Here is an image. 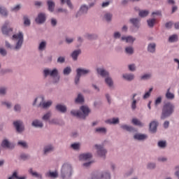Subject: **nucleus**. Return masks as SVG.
<instances>
[{
	"label": "nucleus",
	"instance_id": "obj_1",
	"mask_svg": "<svg viewBox=\"0 0 179 179\" xmlns=\"http://www.w3.org/2000/svg\"><path fill=\"white\" fill-rule=\"evenodd\" d=\"M12 40L13 41H16L15 46L13 47L8 41H6V48H9L10 50H15V51H19L22 46L23 45V41H24V38L23 36V32L20 31L17 34H14L12 36Z\"/></svg>",
	"mask_w": 179,
	"mask_h": 179
},
{
	"label": "nucleus",
	"instance_id": "obj_2",
	"mask_svg": "<svg viewBox=\"0 0 179 179\" xmlns=\"http://www.w3.org/2000/svg\"><path fill=\"white\" fill-rule=\"evenodd\" d=\"M174 110H176V106L171 102H166L162 107V112L161 113V120H166L169 117H171L174 114Z\"/></svg>",
	"mask_w": 179,
	"mask_h": 179
},
{
	"label": "nucleus",
	"instance_id": "obj_3",
	"mask_svg": "<svg viewBox=\"0 0 179 179\" xmlns=\"http://www.w3.org/2000/svg\"><path fill=\"white\" fill-rule=\"evenodd\" d=\"M80 109L82 110V112L80 110H71V115H73V117H77V118H80L81 120H86V117H87L90 113V109L89 107L85 106H82Z\"/></svg>",
	"mask_w": 179,
	"mask_h": 179
},
{
	"label": "nucleus",
	"instance_id": "obj_4",
	"mask_svg": "<svg viewBox=\"0 0 179 179\" xmlns=\"http://www.w3.org/2000/svg\"><path fill=\"white\" fill-rule=\"evenodd\" d=\"M43 76L44 78H47L48 76L53 78V83H58L59 82L60 77L58 76V69H53L52 70L45 69L43 70Z\"/></svg>",
	"mask_w": 179,
	"mask_h": 179
},
{
	"label": "nucleus",
	"instance_id": "obj_5",
	"mask_svg": "<svg viewBox=\"0 0 179 179\" xmlns=\"http://www.w3.org/2000/svg\"><path fill=\"white\" fill-rule=\"evenodd\" d=\"M72 176V165L70 164H64L61 171V177L62 179L71 178Z\"/></svg>",
	"mask_w": 179,
	"mask_h": 179
},
{
	"label": "nucleus",
	"instance_id": "obj_6",
	"mask_svg": "<svg viewBox=\"0 0 179 179\" xmlns=\"http://www.w3.org/2000/svg\"><path fill=\"white\" fill-rule=\"evenodd\" d=\"M13 125L18 134H22L24 131V124H23V121L20 120L14 121Z\"/></svg>",
	"mask_w": 179,
	"mask_h": 179
},
{
	"label": "nucleus",
	"instance_id": "obj_7",
	"mask_svg": "<svg viewBox=\"0 0 179 179\" xmlns=\"http://www.w3.org/2000/svg\"><path fill=\"white\" fill-rule=\"evenodd\" d=\"M95 148L96 149V152L99 157H102V159H106V155H107V150L104 148V147L101 145H95Z\"/></svg>",
	"mask_w": 179,
	"mask_h": 179
},
{
	"label": "nucleus",
	"instance_id": "obj_8",
	"mask_svg": "<svg viewBox=\"0 0 179 179\" xmlns=\"http://www.w3.org/2000/svg\"><path fill=\"white\" fill-rule=\"evenodd\" d=\"M8 26H9V21H6L1 28V31L4 36H10L13 32V29L8 28Z\"/></svg>",
	"mask_w": 179,
	"mask_h": 179
},
{
	"label": "nucleus",
	"instance_id": "obj_9",
	"mask_svg": "<svg viewBox=\"0 0 179 179\" xmlns=\"http://www.w3.org/2000/svg\"><path fill=\"white\" fill-rule=\"evenodd\" d=\"M45 20H47V17L44 13H38L37 17L35 19V22L38 24H43V23L45 22Z\"/></svg>",
	"mask_w": 179,
	"mask_h": 179
},
{
	"label": "nucleus",
	"instance_id": "obj_10",
	"mask_svg": "<svg viewBox=\"0 0 179 179\" xmlns=\"http://www.w3.org/2000/svg\"><path fill=\"white\" fill-rule=\"evenodd\" d=\"M87 10H89V6L86 5L81 6L79 12L76 15V17H79V16L83 13H87Z\"/></svg>",
	"mask_w": 179,
	"mask_h": 179
},
{
	"label": "nucleus",
	"instance_id": "obj_11",
	"mask_svg": "<svg viewBox=\"0 0 179 179\" xmlns=\"http://www.w3.org/2000/svg\"><path fill=\"white\" fill-rule=\"evenodd\" d=\"M1 146L4 149H12L13 148V145H12V143H10L8 139L3 140Z\"/></svg>",
	"mask_w": 179,
	"mask_h": 179
},
{
	"label": "nucleus",
	"instance_id": "obj_12",
	"mask_svg": "<svg viewBox=\"0 0 179 179\" xmlns=\"http://www.w3.org/2000/svg\"><path fill=\"white\" fill-rule=\"evenodd\" d=\"M159 125V122H156V121H152L150 123V132H152V134L156 133V131H157V127Z\"/></svg>",
	"mask_w": 179,
	"mask_h": 179
},
{
	"label": "nucleus",
	"instance_id": "obj_13",
	"mask_svg": "<svg viewBox=\"0 0 179 179\" xmlns=\"http://www.w3.org/2000/svg\"><path fill=\"white\" fill-rule=\"evenodd\" d=\"M120 128L123 129V131H127V132H136V129H135L134 127L128 124H122Z\"/></svg>",
	"mask_w": 179,
	"mask_h": 179
},
{
	"label": "nucleus",
	"instance_id": "obj_14",
	"mask_svg": "<svg viewBox=\"0 0 179 179\" xmlns=\"http://www.w3.org/2000/svg\"><path fill=\"white\" fill-rule=\"evenodd\" d=\"M96 71H97V73H99V75L102 76V78H108L110 75L108 71H106L103 69L98 68L96 69Z\"/></svg>",
	"mask_w": 179,
	"mask_h": 179
},
{
	"label": "nucleus",
	"instance_id": "obj_15",
	"mask_svg": "<svg viewBox=\"0 0 179 179\" xmlns=\"http://www.w3.org/2000/svg\"><path fill=\"white\" fill-rule=\"evenodd\" d=\"M80 54H82V50L80 49L76 50L71 54V57L73 58V61H78V57Z\"/></svg>",
	"mask_w": 179,
	"mask_h": 179
},
{
	"label": "nucleus",
	"instance_id": "obj_16",
	"mask_svg": "<svg viewBox=\"0 0 179 179\" xmlns=\"http://www.w3.org/2000/svg\"><path fill=\"white\" fill-rule=\"evenodd\" d=\"M134 139H135L136 141H145V139H148V135L142 134H136L134 136Z\"/></svg>",
	"mask_w": 179,
	"mask_h": 179
},
{
	"label": "nucleus",
	"instance_id": "obj_17",
	"mask_svg": "<svg viewBox=\"0 0 179 179\" xmlns=\"http://www.w3.org/2000/svg\"><path fill=\"white\" fill-rule=\"evenodd\" d=\"M147 50L148 52H150L151 54H155V52H156V43H149Z\"/></svg>",
	"mask_w": 179,
	"mask_h": 179
},
{
	"label": "nucleus",
	"instance_id": "obj_18",
	"mask_svg": "<svg viewBox=\"0 0 179 179\" xmlns=\"http://www.w3.org/2000/svg\"><path fill=\"white\" fill-rule=\"evenodd\" d=\"M171 90V87H169L166 90V93L165 94V97L166 99H167V100H174L176 96L174 95L173 93H171L170 92V90Z\"/></svg>",
	"mask_w": 179,
	"mask_h": 179
},
{
	"label": "nucleus",
	"instance_id": "obj_19",
	"mask_svg": "<svg viewBox=\"0 0 179 179\" xmlns=\"http://www.w3.org/2000/svg\"><path fill=\"white\" fill-rule=\"evenodd\" d=\"M55 108L57 110V111H59V113H62L63 114L65 113L66 112V106L65 105H62V104H57L55 106Z\"/></svg>",
	"mask_w": 179,
	"mask_h": 179
},
{
	"label": "nucleus",
	"instance_id": "obj_20",
	"mask_svg": "<svg viewBox=\"0 0 179 179\" xmlns=\"http://www.w3.org/2000/svg\"><path fill=\"white\" fill-rule=\"evenodd\" d=\"M32 127H34L35 128H43L44 127V124H43V122L35 120L31 123Z\"/></svg>",
	"mask_w": 179,
	"mask_h": 179
},
{
	"label": "nucleus",
	"instance_id": "obj_21",
	"mask_svg": "<svg viewBox=\"0 0 179 179\" xmlns=\"http://www.w3.org/2000/svg\"><path fill=\"white\" fill-rule=\"evenodd\" d=\"M51 152H54V146H52V145H48L44 147V155H48V153H51Z\"/></svg>",
	"mask_w": 179,
	"mask_h": 179
},
{
	"label": "nucleus",
	"instance_id": "obj_22",
	"mask_svg": "<svg viewBox=\"0 0 179 179\" xmlns=\"http://www.w3.org/2000/svg\"><path fill=\"white\" fill-rule=\"evenodd\" d=\"M75 103L76 104H82L85 103V97L82 94H78L77 98L75 99Z\"/></svg>",
	"mask_w": 179,
	"mask_h": 179
},
{
	"label": "nucleus",
	"instance_id": "obj_23",
	"mask_svg": "<svg viewBox=\"0 0 179 179\" xmlns=\"http://www.w3.org/2000/svg\"><path fill=\"white\" fill-rule=\"evenodd\" d=\"M80 160H88V159H92V153L88 152L85 154H81L79 156Z\"/></svg>",
	"mask_w": 179,
	"mask_h": 179
},
{
	"label": "nucleus",
	"instance_id": "obj_24",
	"mask_svg": "<svg viewBox=\"0 0 179 179\" xmlns=\"http://www.w3.org/2000/svg\"><path fill=\"white\" fill-rule=\"evenodd\" d=\"M90 73V70H86L84 69H76V73L82 76V75H87V73Z\"/></svg>",
	"mask_w": 179,
	"mask_h": 179
},
{
	"label": "nucleus",
	"instance_id": "obj_25",
	"mask_svg": "<svg viewBox=\"0 0 179 179\" xmlns=\"http://www.w3.org/2000/svg\"><path fill=\"white\" fill-rule=\"evenodd\" d=\"M49 12H54L55 8V3L51 0L47 1Z\"/></svg>",
	"mask_w": 179,
	"mask_h": 179
},
{
	"label": "nucleus",
	"instance_id": "obj_26",
	"mask_svg": "<svg viewBox=\"0 0 179 179\" xmlns=\"http://www.w3.org/2000/svg\"><path fill=\"white\" fill-rule=\"evenodd\" d=\"M105 122L106 124H120V119H118V117H117V118L113 117L112 119H108V120H106Z\"/></svg>",
	"mask_w": 179,
	"mask_h": 179
},
{
	"label": "nucleus",
	"instance_id": "obj_27",
	"mask_svg": "<svg viewBox=\"0 0 179 179\" xmlns=\"http://www.w3.org/2000/svg\"><path fill=\"white\" fill-rule=\"evenodd\" d=\"M131 122L134 125H136V127H140L142 128V127H144V124L141 122V120L136 119V118H133L131 120Z\"/></svg>",
	"mask_w": 179,
	"mask_h": 179
},
{
	"label": "nucleus",
	"instance_id": "obj_28",
	"mask_svg": "<svg viewBox=\"0 0 179 179\" xmlns=\"http://www.w3.org/2000/svg\"><path fill=\"white\" fill-rule=\"evenodd\" d=\"M129 21L134 27H136V29H139V19L131 18Z\"/></svg>",
	"mask_w": 179,
	"mask_h": 179
},
{
	"label": "nucleus",
	"instance_id": "obj_29",
	"mask_svg": "<svg viewBox=\"0 0 179 179\" xmlns=\"http://www.w3.org/2000/svg\"><path fill=\"white\" fill-rule=\"evenodd\" d=\"M122 40L125 41L126 43H131L132 44L134 43V41H135L136 38H134L133 36H122Z\"/></svg>",
	"mask_w": 179,
	"mask_h": 179
},
{
	"label": "nucleus",
	"instance_id": "obj_30",
	"mask_svg": "<svg viewBox=\"0 0 179 179\" xmlns=\"http://www.w3.org/2000/svg\"><path fill=\"white\" fill-rule=\"evenodd\" d=\"M29 174H31L33 177H36V178H43V176L40 173H37V172L33 171V168L29 169Z\"/></svg>",
	"mask_w": 179,
	"mask_h": 179
},
{
	"label": "nucleus",
	"instance_id": "obj_31",
	"mask_svg": "<svg viewBox=\"0 0 179 179\" xmlns=\"http://www.w3.org/2000/svg\"><path fill=\"white\" fill-rule=\"evenodd\" d=\"M124 79L126 80H128L129 82H131V80H134L135 79V76L134 74H124L123 75Z\"/></svg>",
	"mask_w": 179,
	"mask_h": 179
},
{
	"label": "nucleus",
	"instance_id": "obj_32",
	"mask_svg": "<svg viewBox=\"0 0 179 179\" xmlns=\"http://www.w3.org/2000/svg\"><path fill=\"white\" fill-rule=\"evenodd\" d=\"M148 15H149V10H139L138 16H140V17H146V16H148Z\"/></svg>",
	"mask_w": 179,
	"mask_h": 179
},
{
	"label": "nucleus",
	"instance_id": "obj_33",
	"mask_svg": "<svg viewBox=\"0 0 179 179\" xmlns=\"http://www.w3.org/2000/svg\"><path fill=\"white\" fill-rule=\"evenodd\" d=\"M169 43H176L178 41V36L177 34H173L169 38Z\"/></svg>",
	"mask_w": 179,
	"mask_h": 179
},
{
	"label": "nucleus",
	"instance_id": "obj_34",
	"mask_svg": "<svg viewBox=\"0 0 179 179\" xmlns=\"http://www.w3.org/2000/svg\"><path fill=\"white\" fill-rule=\"evenodd\" d=\"M71 72H72V69L71 68V66H67L64 69L63 75H65V76L70 75Z\"/></svg>",
	"mask_w": 179,
	"mask_h": 179
},
{
	"label": "nucleus",
	"instance_id": "obj_35",
	"mask_svg": "<svg viewBox=\"0 0 179 179\" xmlns=\"http://www.w3.org/2000/svg\"><path fill=\"white\" fill-rule=\"evenodd\" d=\"M147 23L149 27H153L155 26V23H156V19H149L147 20Z\"/></svg>",
	"mask_w": 179,
	"mask_h": 179
},
{
	"label": "nucleus",
	"instance_id": "obj_36",
	"mask_svg": "<svg viewBox=\"0 0 179 179\" xmlns=\"http://www.w3.org/2000/svg\"><path fill=\"white\" fill-rule=\"evenodd\" d=\"M45 47H47V43L45 41H42L38 46L39 51H44Z\"/></svg>",
	"mask_w": 179,
	"mask_h": 179
},
{
	"label": "nucleus",
	"instance_id": "obj_37",
	"mask_svg": "<svg viewBox=\"0 0 179 179\" xmlns=\"http://www.w3.org/2000/svg\"><path fill=\"white\" fill-rule=\"evenodd\" d=\"M46 177H50V178H57L58 177V173L57 172H49L46 174Z\"/></svg>",
	"mask_w": 179,
	"mask_h": 179
},
{
	"label": "nucleus",
	"instance_id": "obj_38",
	"mask_svg": "<svg viewBox=\"0 0 179 179\" xmlns=\"http://www.w3.org/2000/svg\"><path fill=\"white\" fill-rule=\"evenodd\" d=\"M86 38H87V40H96L98 36L97 34H87L86 36H85Z\"/></svg>",
	"mask_w": 179,
	"mask_h": 179
},
{
	"label": "nucleus",
	"instance_id": "obj_39",
	"mask_svg": "<svg viewBox=\"0 0 179 179\" xmlns=\"http://www.w3.org/2000/svg\"><path fill=\"white\" fill-rule=\"evenodd\" d=\"M105 82H106V85H108V86H109V87H111V86H113V79H111V78H110V77H106L105 79Z\"/></svg>",
	"mask_w": 179,
	"mask_h": 179
},
{
	"label": "nucleus",
	"instance_id": "obj_40",
	"mask_svg": "<svg viewBox=\"0 0 179 179\" xmlns=\"http://www.w3.org/2000/svg\"><path fill=\"white\" fill-rule=\"evenodd\" d=\"M0 14L2 16H8V10L5 7H0Z\"/></svg>",
	"mask_w": 179,
	"mask_h": 179
},
{
	"label": "nucleus",
	"instance_id": "obj_41",
	"mask_svg": "<svg viewBox=\"0 0 179 179\" xmlns=\"http://www.w3.org/2000/svg\"><path fill=\"white\" fill-rule=\"evenodd\" d=\"M125 52L127 54H129V55H132V54H134V48H132L131 46L127 47L125 48Z\"/></svg>",
	"mask_w": 179,
	"mask_h": 179
},
{
	"label": "nucleus",
	"instance_id": "obj_42",
	"mask_svg": "<svg viewBox=\"0 0 179 179\" xmlns=\"http://www.w3.org/2000/svg\"><path fill=\"white\" fill-rule=\"evenodd\" d=\"M162 96H158L155 101V107H159V104H162Z\"/></svg>",
	"mask_w": 179,
	"mask_h": 179
},
{
	"label": "nucleus",
	"instance_id": "obj_43",
	"mask_svg": "<svg viewBox=\"0 0 179 179\" xmlns=\"http://www.w3.org/2000/svg\"><path fill=\"white\" fill-rule=\"evenodd\" d=\"M153 91V88H150L149 91L147 92L143 96V99L144 100H146V99H149L150 97V93Z\"/></svg>",
	"mask_w": 179,
	"mask_h": 179
},
{
	"label": "nucleus",
	"instance_id": "obj_44",
	"mask_svg": "<svg viewBox=\"0 0 179 179\" xmlns=\"http://www.w3.org/2000/svg\"><path fill=\"white\" fill-rule=\"evenodd\" d=\"M104 17L106 22H111V19H113V14L107 13L105 14Z\"/></svg>",
	"mask_w": 179,
	"mask_h": 179
},
{
	"label": "nucleus",
	"instance_id": "obj_45",
	"mask_svg": "<svg viewBox=\"0 0 179 179\" xmlns=\"http://www.w3.org/2000/svg\"><path fill=\"white\" fill-rule=\"evenodd\" d=\"M20 157L22 160L26 161L30 159V155H29L28 154L22 153Z\"/></svg>",
	"mask_w": 179,
	"mask_h": 179
},
{
	"label": "nucleus",
	"instance_id": "obj_46",
	"mask_svg": "<svg viewBox=\"0 0 179 179\" xmlns=\"http://www.w3.org/2000/svg\"><path fill=\"white\" fill-rule=\"evenodd\" d=\"M24 24L25 26H30L31 24L30 20H29V17H27V15L24 16Z\"/></svg>",
	"mask_w": 179,
	"mask_h": 179
},
{
	"label": "nucleus",
	"instance_id": "obj_47",
	"mask_svg": "<svg viewBox=\"0 0 179 179\" xmlns=\"http://www.w3.org/2000/svg\"><path fill=\"white\" fill-rule=\"evenodd\" d=\"M51 117V112H48L46 114H45L42 119L43 120V121H48V120H50V118Z\"/></svg>",
	"mask_w": 179,
	"mask_h": 179
},
{
	"label": "nucleus",
	"instance_id": "obj_48",
	"mask_svg": "<svg viewBox=\"0 0 179 179\" xmlns=\"http://www.w3.org/2000/svg\"><path fill=\"white\" fill-rule=\"evenodd\" d=\"M96 132H99V134H106L107 132V129L104 127H99L96 129Z\"/></svg>",
	"mask_w": 179,
	"mask_h": 179
},
{
	"label": "nucleus",
	"instance_id": "obj_49",
	"mask_svg": "<svg viewBox=\"0 0 179 179\" xmlns=\"http://www.w3.org/2000/svg\"><path fill=\"white\" fill-rule=\"evenodd\" d=\"M80 81V75H78V73H76V76L74 78V83L75 85H79V82Z\"/></svg>",
	"mask_w": 179,
	"mask_h": 179
},
{
	"label": "nucleus",
	"instance_id": "obj_50",
	"mask_svg": "<svg viewBox=\"0 0 179 179\" xmlns=\"http://www.w3.org/2000/svg\"><path fill=\"white\" fill-rule=\"evenodd\" d=\"M71 148H72V149L74 150H78V149L80 148V145L79 143H74L71 145Z\"/></svg>",
	"mask_w": 179,
	"mask_h": 179
},
{
	"label": "nucleus",
	"instance_id": "obj_51",
	"mask_svg": "<svg viewBox=\"0 0 179 179\" xmlns=\"http://www.w3.org/2000/svg\"><path fill=\"white\" fill-rule=\"evenodd\" d=\"M14 110L16 113H20L22 111V106L20 104H15L14 106Z\"/></svg>",
	"mask_w": 179,
	"mask_h": 179
},
{
	"label": "nucleus",
	"instance_id": "obj_52",
	"mask_svg": "<svg viewBox=\"0 0 179 179\" xmlns=\"http://www.w3.org/2000/svg\"><path fill=\"white\" fill-rule=\"evenodd\" d=\"M22 8V6L20 4H17L15 7L11 8L12 12H18V10H20Z\"/></svg>",
	"mask_w": 179,
	"mask_h": 179
},
{
	"label": "nucleus",
	"instance_id": "obj_53",
	"mask_svg": "<svg viewBox=\"0 0 179 179\" xmlns=\"http://www.w3.org/2000/svg\"><path fill=\"white\" fill-rule=\"evenodd\" d=\"M52 104V101H48L47 102H45L43 103V108H48Z\"/></svg>",
	"mask_w": 179,
	"mask_h": 179
},
{
	"label": "nucleus",
	"instance_id": "obj_54",
	"mask_svg": "<svg viewBox=\"0 0 179 179\" xmlns=\"http://www.w3.org/2000/svg\"><path fill=\"white\" fill-rule=\"evenodd\" d=\"M167 145L166 141H160L158 142V146L159 148H164Z\"/></svg>",
	"mask_w": 179,
	"mask_h": 179
},
{
	"label": "nucleus",
	"instance_id": "obj_55",
	"mask_svg": "<svg viewBox=\"0 0 179 179\" xmlns=\"http://www.w3.org/2000/svg\"><path fill=\"white\" fill-rule=\"evenodd\" d=\"M17 145L19 146H22V148H27V143L25 141H18Z\"/></svg>",
	"mask_w": 179,
	"mask_h": 179
},
{
	"label": "nucleus",
	"instance_id": "obj_56",
	"mask_svg": "<svg viewBox=\"0 0 179 179\" xmlns=\"http://www.w3.org/2000/svg\"><path fill=\"white\" fill-rule=\"evenodd\" d=\"M0 94L1 96H5V94H6V88L1 87H0Z\"/></svg>",
	"mask_w": 179,
	"mask_h": 179
},
{
	"label": "nucleus",
	"instance_id": "obj_57",
	"mask_svg": "<svg viewBox=\"0 0 179 179\" xmlns=\"http://www.w3.org/2000/svg\"><path fill=\"white\" fill-rule=\"evenodd\" d=\"M57 62L58 64H64V62H65V57H59L57 58Z\"/></svg>",
	"mask_w": 179,
	"mask_h": 179
},
{
	"label": "nucleus",
	"instance_id": "obj_58",
	"mask_svg": "<svg viewBox=\"0 0 179 179\" xmlns=\"http://www.w3.org/2000/svg\"><path fill=\"white\" fill-rule=\"evenodd\" d=\"M17 179V172L14 171L11 176L8 177V179Z\"/></svg>",
	"mask_w": 179,
	"mask_h": 179
},
{
	"label": "nucleus",
	"instance_id": "obj_59",
	"mask_svg": "<svg viewBox=\"0 0 179 179\" xmlns=\"http://www.w3.org/2000/svg\"><path fill=\"white\" fill-rule=\"evenodd\" d=\"M129 71H131V72L135 71L136 69V68L135 67V64H129Z\"/></svg>",
	"mask_w": 179,
	"mask_h": 179
},
{
	"label": "nucleus",
	"instance_id": "obj_60",
	"mask_svg": "<svg viewBox=\"0 0 179 179\" xmlns=\"http://www.w3.org/2000/svg\"><path fill=\"white\" fill-rule=\"evenodd\" d=\"M150 76H152V75H150V74H145V75L141 76V79L142 80H145L146 79H149V78H150Z\"/></svg>",
	"mask_w": 179,
	"mask_h": 179
},
{
	"label": "nucleus",
	"instance_id": "obj_61",
	"mask_svg": "<svg viewBox=\"0 0 179 179\" xmlns=\"http://www.w3.org/2000/svg\"><path fill=\"white\" fill-rule=\"evenodd\" d=\"M1 104H2V106H6V107H7V108H10V107H11V104H10V103H9V102H6V101H2L1 102Z\"/></svg>",
	"mask_w": 179,
	"mask_h": 179
},
{
	"label": "nucleus",
	"instance_id": "obj_62",
	"mask_svg": "<svg viewBox=\"0 0 179 179\" xmlns=\"http://www.w3.org/2000/svg\"><path fill=\"white\" fill-rule=\"evenodd\" d=\"M155 167H156V164L155 163H149L148 164V169H150V170L155 169Z\"/></svg>",
	"mask_w": 179,
	"mask_h": 179
},
{
	"label": "nucleus",
	"instance_id": "obj_63",
	"mask_svg": "<svg viewBox=\"0 0 179 179\" xmlns=\"http://www.w3.org/2000/svg\"><path fill=\"white\" fill-rule=\"evenodd\" d=\"M131 108H132V110L136 109V99L133 100V101L131 103Z\"/></svg>",
	"mask_w": 179,
	"mask_h": 179
},
{
	"label": "nucleus",
	"instance_id": "obj_64",
	"mask_svg": "<svg viewBox=\"0 0 179 179\" xmlns=\"http://www.w3.org/2000/svg\"><path fill=\"white\" fill-rule=\"evenodd\" d=\"M57 22L56 19H55V18L51 19V24L53 27H55V26H57Z\"/></svg>",
	"mask_w": 179,
	"mask_h": 179
}]
</instances>
